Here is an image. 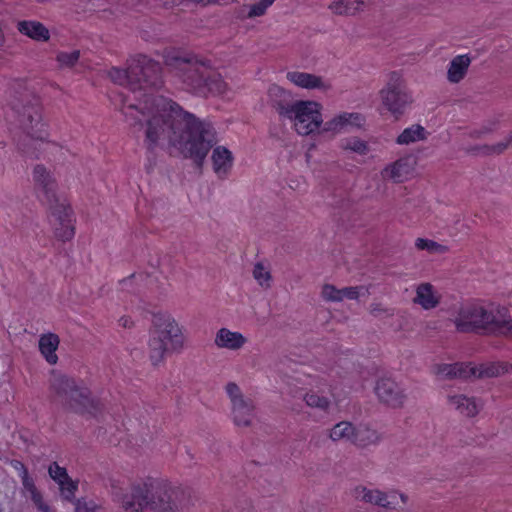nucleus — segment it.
Returning <instances> with one entry per match:
<instances>
[{
    "mask_svg": "<svg viewBox=\"0 0 512 512\" xmlns=\"http://www.w3.org/2000/svg\"><path fill=\"white\" fill-rule=\"evenodd\" d=\"M108 75L115 84L132 94L135 103L130 102V95H123L121 109L127 118L135 120L134 124L146 122L148 150L152 151L164 140L179 149L185 158L192 159L198 168L202 167L217 142L214 126L185 111L175 101L152 92L163 84L159 62L140 54L129 60L126 69L112 67Z\"/></svg>",
    "mask_w": 512,
    "mask_h": 512,
    "instance_id": "obj_1",
    "label": "nucleus"
},
{
    "mask_svg": "<svg viewBox=\"0 0 512 512\" xmlns=\"http://www.w3.org/2000/svg\"><path fill=\"white\" fill-rule=\"evenodd\" d=\"M163 59L170 71L193 94L207 97L209 94L221 95L226 91L225 81L210 67L209 61L177 48H166Z\"/></svg>",
    "mask_w": 512,
    "mask_h": 512,
    "instance_id": "obj_2",
    "label": "nucleus"
},
{
    "mask_svg": "<svg viewBox=\"0 0 512 512\" xmlns=\"http://www.w3.org/2000/svg\"><path fill=\"white\" fill-rule=\"evenodd\" d=\"M113 494L127 512H179L183 508L179 488H172L166 481L148 477L141 484H133L131 494H121L113 487Z\"/></svg>",
    "mask_w": 512,
    "mask_h": 512,
    "instance_id": "obj_3",
    "label": "nucleus"
},
{
    "mask_svg": "<svg viewBox=\"0 0 512 512\" xmlns=\"http://www.w3.org/2000/svg\"><path fill=\"white\" fill-rule=\"evenodd\" d=\"M33 181L38 199L49 209L55 237L62 242L72 240L75 236L74 212L67 198L58 195L53 174L44 165H36Z\"/></svg>",
    "mask_w": 512,
    "mask_h": 512,
    "instance_id": "obj_4",
    "label": "nucleus"
},
{
    "mask_svg": "<svg viewBox=\"0 0 512 512\" xmlns=\"http://www.w3.org/2000/svg\"><path fill=\"white\" fill-rule=\"evenodd\" d=\"M11 110L16 117L23 135L15 139L18 150L25 156L35 159H48L49 153L62 151V147L56 142L48 141V124L43 122L42 107L38 100L22 107L20 111L16 106Z\"/></svg>",
    "mask_w": 512,
    "mask_h": 512,
    "instance_id": "obj_5",
    "label": "nucleus"
},
{
    "mask_svg": "<svg viewBox=\"0 0 512 512\" xmlns=\"http://www.w3.org/2000/svg\"><path fill=\"white\" fill-rule=\"evenodd\" d=\"M453 322L460 333L512 337V318L505 306L487 309L479 303H467L459 308Z\"/></svg>",
    "mask_w": 512,
    "mask_h": 512,
    "instance_id": "obj_6",
    "label": "nucleus"
},
{
    "mask_svg": "<svg viewBox=\"0 0 512 512\" xmlns=\"http://www.w3.org/2000/svg\"><path fill=\"white\" fill-rule=\"evenodd\" d=\"M153 331L149 340L150 360L153 365L161 362L169 351H179L184 345V335L177 321L167 312L153 313Z\"/></svg>",
    "mask_w": 512,
    "mask_h": 512,
    "instance_id": "obj_7",
    "label": "nucleus"
},
{
    "mask_svg": "<svg viewBox=\"0 0 512 512\" xmlns=\"http://www.w3.org/2000/svg\"><path fill=\"white\" fill-rule=\"evenodd\" d=\"M275 109L282 119L292 122L295 131L302 136L319 132L323 123L322 106L310 100L279 101Z\"/></svg>",
    "mask_w": 512,
    "mask_h": 512,
    "instance_id": "obj_8",
    "label": "nucleus"
},
{
    "mask_svg": "<svg viewBox=\"0 0 512 512\" xmlns=\"http://www.w3.org/2000/svg\"><path fill=\"white\" fill-rule=\"evenodd\" d=\"M52 389L65 398L70 408L76 413L88 414L98 417L102 412V404L91 398L90 390L82 383L78 384L74 379L61 373H52Z\"/></svg>",
    "mask_w": 512,
    "mask_h": 512,
    "instance_id": "obj_9",
    "label": "nucleus"
},
{
    "mask_svg": "<svg viewBox=\"0 0 512 512\" xmlns=\"http://www.w3.org/2000/svg\"><path fill=\"white\" fill-rule=\"evenodd\" d=\"M383 105L396 119L403 114L404 108L412 101L398 72H392L387 86L380 91Z\"/></svg>",
    "mask_w": 512,
    "mask_h": 512,
    "instance_id": "obj_10",
    "label": "nucleus"
},
{
    "mask_svg": "<svg viewBox=\"0 0 512 512\" xmlns=\"http://www.w3.org/2000/svg\"><path fill=\"white\" fill-rule=\"evenodd\" d=\"M226 392L231 400L234 423L237 426H248L254 409L252 401L244 399L240 388L233 382L227 384Z\"/></svg>",
    "mask_w": 512,
    "mask_h": 512,
    "instance_id": "obj_11",
    "label": "nucleus"
},
{
    "mask_svg": "<svg viewBox=\"0 0 512 512\" xmlns=\"http://www.w3.org/2000/svg\"><path fill=\"white\" fill-rule=\"evenodd\" d=\"M355 498L381 507L396 509L406 504L407 497L398 492L385 494L379 490H371L365 487H357L354 491Z\"/></svg>",
    "mask_w": 512,
    "mask_h": 512,
    "instance_id": "obj_12",
    "label": "nucleus"
},
{
    "mask_svg": "<svg viewBox=\"0 0 512 512\" xmlns=\"http://www.w3.org/2000/svg\"><path fill=\"white\" fill-rule=\"evenodd\" d=\"M375 393L381 402L391 407L401 406L405 398L403 391L391 378L379 379L375 387Z\"/></svg>",
    "mask_w": 512,
    "mask_h": 512,
    "instance_id": "obj_13",
    "label": "nucleus"
},
{
    "mask_svg": "<svg viewBox=\"0 0 512 512\" xmlns=\"http://www.w3.org/2000/svg\"><path fill=\"white\" fill-rule=\"evenodd\" d=\"M211 159L215 174L221 179L226 178L234 162L232 152L224 146H216L213 149Z\"/></svg>",
    "mask_w": 512,
    "mask_h": 512,
    "instance_id": "obj_14",
    "label": "nucleus"
},
{
    "mask_svg": "<svg viewBox=\"0 0 512 512\" xmlns=\"http://www.w3.org/2000/svg\"><path fill=\"white\" fill-rule=\"evenodd\" d=\"M364 122V118L359 113H347L344 112L335 116L333 119L322 123V131L324 132H339L348 125H354L360 127Z\"/></svg>",
    "mask_w": 512,
    "mask_h": 512,
    "instance_id": "obj_15",
    "label": "nucleus"
},
{
    "mask_svg": "<svg viewBox=\"0 0 512 512\" xmlns=\"http://www.w3.org/2000/svg\"><path fill=\"white\" fill-rule=\"evenodd\" d=\"M469 364V377H497L508 371V364L504 362H487L479 365Z\"/></svg>",
    "mask_w": 512,
    "mask_h": 512,
    "instance_id": "obj_16",
    "label": "nucleus"
},
{
    "mask_svg": "<svg viewBox=\"0 0 512 512\" xmlns=\"http://www.w3.org/2000/svg\"><path fill=\"white\" fill-rule=\"evenodd\" d=\"M60 339L55 333H45L39 338L38 346L41 355L50 364L55 365L58 361L56 351L59 347Z\"/></svg>",
    "mask_w": 512,
    "mask_h": 512,
    "instance_id": "obj_17",
    "label": "nucleus"
},
{
    "mask_svg": "<svg viewBox=\"0 0 512 512\" xmlns=\"http://www.w3.org/2000/svg\"><path fill=\"white\" fill-rule=\"evenodd\" d=\"M17 29L21 34L35 41L46 42L50 38L49 30L41 22L38 21H19L17 24Z\"/></svg>",
    "mask_w": 512,
    "mask_h": 512,
    "instance_id": "obj_18",
    "label": "nucleus"
},
{
    "mask_svg": "<svg viewBox=\"0 0 512 512\" xmlns=\"http://www.w3.org/2000/svg\"><path fill=\"white\" fill-rule=\"evenodd\" d=\"M286 78L294 85L304 89H322L325 87L321 77L307 72L289 71Z\"/></svg>",
    "mask_w": 512,
    "mask_h": 512,
    "instance_id": "obj_19",
    "label": "nucleus"
},
{
    "mask_svg": "<svg viewBox=\"0 0 512 512\" xmlns=\"http://www.w3.org/2000/svg\"><path fill=\"white\" fill-rule=\"evenodd\" d=\"M412 171L409 158H401L382 171V177L391 179L394 182H403Z\"/></svg>",
    "mask_w": 512,
    "mask_h": 512,
    "instance_id": "obj_20",
    "label": "nucleus"
},
{
    "mask_svg": "<svg viewBox=\"0 0 512 512\" xmlns=\"http://www.w3.org/2000/svg\"><path fill=\"white\" fill-rule=\"evenodd\" d=\"M246 342L245 337L239 332H232L229 329L221 328L216 335L215 343L218 347L237 350Z\"/></svg>",
    "mask_w": 512,
    "mask_h": 512,
    "instance_id": "obj_21",
    "label": "nucleus"
},
{
    "mask_svg": "<svg viewBox=\"0 0 512 512\" xmlns=\"http://www.w3.org/2000/svg\"><path fill=\"white\" fill-rule=\"evenodd\" d=\"M414 302L423 309L429 310L439 304V299L434 294L433 286L430 283H423L417 287Z\"/></svg>",
    "mask_w": 512,
    "mask_h": 512,
    "instance_id": "obj_22",
    "label": "nucleus"
},
{
    "mask_svg": "<svg viewBox=\"0 0 512 512\" xmlns=\"http://www.w3.org/2000/svg\"><path fill=\"white\" fill-rule=\"evenodd\" d=\"M468 363L440 364L435 367V374L447 378H469Z\"/></svg>",
    "mask_w": 512,
    "mask_h": 512,
    "instance_id": "obj_23",
    "label": "nucleus"
},
{
    "mask_svg": "<svg viewBox=\"0 0 512 512\" xmlns=\"http://www.w3.org/2000/svg\"><path fill=\"white\" fill-rule=\"evenodd\" d=\"M449 403L462 415L473 417L478 413V406L474 398L454 395L449 396Z\"/></svg>",
    "mask_w": 512,
    "mask_h": 512,
    "instance_id": "obj_24",
    "label": "nucleus"
},
{
    "mask_svg": "<svg viewBox=\"0 0 512 512\" xmlns=\"http://www.w3.org/2000/svg\"><path fill=\"white\" fill-rule=\"evenodd\" d=\"M470 64V58L467 55H458L451 62L448 69V79L450 82L458 83L466 74Z\"/></svg>",
    "mask_w": 512,
    "mask_h": 512,
    "instance_id": "obj_25",
    "label": "nucleus"
},
{
    "mask_svg": "<svg viewBox=\"0 0 512 512\" xmlns=\"http://www.w3.org/2000/svg\"><path fill=\"white\" fill-rule=\"evenodd\" d=\"M378 440L379 434L376 430L360 425L355 428L352 443L359 447H367L371 444H375Z\"/></svg>",
    "mask_w": 512,
    "mask_h": 512,
    "instance_id": "obj_26",
    "label": "nucleus"
},
{
    "mask_svg": "<svg viewBox=\"0 0 512 512\" xmlns=\"http://www.w3.org/2000/svg\"><path fill=\"white\" fill-rule=\"evenodd\" d=\"M364 0H338L334 1L330 8L336 14H355L362 9Z\"/></svg>",
    "mask_w": 512,
    "mask_h": 512,
    "instance_id": "obj_27",
    "label": "nucleus"
},
{
    "mask_svg": "<svg viewBox=\"0 0 512 512\" xmlns=\"http://www.w3.org/2000/svg\"><path fill=\"white\" fill-rule=\"evenodd\" d=\"M355 428L350 422H340L332 428L330 438L333 441L347 440L352 443Z\"/></svg>",
    "mask_w": 512,
    "mask_h": 512,
    "instance_id": "obj_28",
    "label": "nucleus"
},
{
    "mask_svg": "<svg viewBox=\"0 0 512 512\" xmlns=\"http://www.w3.org/2000/svg\"><path fill=\"white\" fill-rule=\"evenodd\" d=\"M424 138V128L420 125L412 126L403 130L397 137L398 144H409Z\"/></svg>",
    "mask_w": 512,
    "mask_h": 512,
    "instance_id": "obj_29",
    "label": "nucleus"
},
{
    "mask_svg": "<svg viewBox=\"0 0 512 512\" xmlns=\"http://www.w3.org/2000/svg\"><path fill=\"white\" fill-rule=\"evenodd\" d=\"M148 279H150V275H148V274L134 273L131 276H129L128 278L120 281L119 285H120L122 291H127L129 293L130 292L136 293V292H139V289L136 290L134 288V284H138V282L145 281V285H147Z\"/></svg>",
    "mask_w": 512,
    "mask_h": 512,
    "instance_id": "obj_30",
    "label": "nucleus"
},
{
    "mask_svg": "<svg viewBox=\"0 0 512 512\" xmlns=\"http://www.w3.org/2000/svg\"><path fill=\"white\" fill-rule=\"evenodd\" d=\"M58 486L63 499L72 501L75 498V493L78 489V482L73 481L71 477H68V480L63 481V484Z\"/></svg>",
    "mask_w": 512,
    "mask_h": 512,
    "instance_id": "obj_31",
    "label": "nucleus"
},
{
    "mask_svg": "<svg viewBox=\"0 0 512 512\" xmlns=\"http://www.w3.org/2000/svg\"><path fill=\"white\" fill-rule=\"evenodd\" d=\"M304 400L308 406L320 408L322 410H326L329 406V400L327 397L320 396L314 392L306 393Z\"/></svg>",
    "mask_w": 512,
    "mask_h": 512,
    "instance_id": "obj_32",
    "label": "nucleus"
},
{
    "mask_svg": "<svg viewBox=\"0 0 512 512\" xmlns=\"http://www.w3.org/2000/svg\"><path fill=\"white\" fill-rule=\"evenodd\" d=\"M342 147L346 150H351L361 155L366 154L368 151L367 143L356 137L346 139L342 143Z\"/></svg>",
    "mask_w": 512,
    "mask_h": 512,
    "instance_id": "obj_33",
    "label": "nucleus"
},
{
    "mask_svg": "<svg viewBox=\"0 0 512 512\" xmlns=\"http://www.w3.org/2000/svg\"><path fill=\"white\" fill-rule=\"evenodd\" d=\"M48 473L58 485H62L63 481L68 480V477H70L66 468L59 466L57 462L49 465Z\"/></svg>",
    "mask_w": 512,
    "mask_h": 512,
    "instance_id": "obj_34",
    "label": "nucleus"
},
{
    "mask_svg": "<svg viewBox=\"0 0 512 512\" xmlns=\"http://www.w3.org/2000/svg\"><path fill=\"white\" fill-rule=\"evenodd\" d=\"M79 50H73L71 52H60L57 55V61L62 67H73L79 60Z\"/></svg>",
    "mask_w": 512,
    "mask_h": 512,
    "instance_id": "obj_35",
    "label": "nucleus"
},
{
    "mask_svg": "<svg viewBox=\"0 0 512 512\" xmlns=\"http://www.w3.org/2000/svg\"><path fill=\"white\" fill-rule=\"evenodd\" d=\"M253 276L262 287H269L271 275L261 263L254 266Z\"/></svg>",
    "mask_w": 512,
    "mask_h": 512,
    "instance_id": "obj_36",
    "label": "nucleus"
},
{
    "mask_svg": "<svg viewBox=\"0 0 512 512\" xmlns=\"http://www.w3.org/2000/svg\"><path fill=\"white\" fill-rule=\"evenodd\" d=\"M415 246L419 250H427L429 252H442L443 246L433 240L417 238Z\"/></svg>",
    "mask_w": 512,
    "mask_h": 512,
    "instance_id": "obj_37",
    "label": "nucleus"
},
{
    "mask_svg": "<svg viewBox=\"0 0 512 512\" xmlns=\"http://www.w3.org/2000/svg\"><path fill=\"white\" fill-rule=\"evenodd\" d=\"M322 296L328 301H341V289L333 285L326 284L322 288Z\"/></svg>",
    "mask_w": 512,
    "mask_h": 512,
    "instance_id": "obj_38",
    "label": "nucleus"
},
{
    "mask_svg": "<svg viewBox=\"0 0 512 512\" xmlns=\"http://www.w3.org/2000/svg\"><path fill=\"white\" fill-rule=\"evenodd\" d=\"M76 512H100L102 508L92 500H78L75 507Z\"/></svg>",
    "mask_w": 512,
    "mask_h": 512,
    "instance_id": "obj_39",
    "label": "nucleus"
},
{
    "mask_svg": "<svg viewBox=\"0 0 512 512\" xmlns=\"http://www.w3.org/2000/svg\"><path fill=\"white\" fill-rule=\"evenodd\" d=\"M30 498H31L32 502L34 503V505L40 511H42V512H55L54 509H52L49 505H47L43 501L42 494L40 493V491L38 489L30 494Z\"/></svg>",
    "mask_w": 512,
    "mask_h": 512,
    "instance_id": "obj_40",
    "label": "nucleus"
},
{
    "mask_svg": "<svg viewBox=\"0 0 512 512\" xmlns=\"http://www.w3.org/2000/svg\"><path fill=\"white\" fill-rule=\"evenodd\" d=\"M21 481L24 489L31 494L37 487L35 486L34 480L29 476L27 468H23V475H21Z\"/></svg>",
    "mask_w": 512,
    "mask_h": 512,
    "instance_id": "obj_41",
    "label": "nucleus"
},
{
    "mask_svg": "<svg viewBox=\"0 0 512 512\" xmlns=\"http://www.w3.org/2000/svg\"><path fill=\"white\" fill-rule=\"evenodd\" d=\"M266 10V6L259 1L258 3H255L250 7L248 11V16L250 18L262 16L265 14Z\"/></svg>",
    "mask_w": 512,
    "mask_h": 512,
    "instance_id": "obj_42",
    "label": "nucleus"
},
{
    "mask_svg": "<svg viewBox=\"0 0 512 512\" xmlns=\"http://www.w3.org/2000/svg\"><path fill=\"white\" fill-rule=\"evenodd\" d=\"M359 297L358 287H346L341 289V300L344 298L355 300Z\"/></svg>",
    "mask_w": 512,
    "mask_h": 512,
    "instance_id": "obj_43",
    "label": "nucleus"
},
{
    "mask_svg": "<svg viewBox=\"0 0 512 512\" xmlns=\"http://www.w3.org/2000/svg\"><path fill=\"white\" fill-rule=\"evenodd\" d=\"M12 466L19 472V476L23 475V468H26L25 465L18 460H14L12 462Z\"/></svg>",
    "mask_w": 512,
    "mask_h": 512,
    "instance_id": "obj_44",
    "label": "nucleus"
},
{
    "mask_svg": "<svg viewBox=\"0 0 512 512\" xmlns=\"http://www.w3.org/2000/svg\"><path fill=\"white\" fill-rule=\"evenodd\" d=\"M508 146V142L506 143H499L495 146L492 147V151L494 153H501L502 151H504Z\"/></svg>",
    "mask_w": 512,
    "mask_h": 512,
    "instance_id": "obj_45",
    "label": "nucleus"
},
{
    "mask_svg": "<svg viewBox=\"0 0 512 512\" xmlns=\"http://www.w3.org/2000/svg\"><path fill=\"white\" fill-rule=\"evenodd\" d=\"M119 322H120V325L123 326L124 328L130 327L132 325V321H131L130 317H128V316L121 317Z\"/></svg>",
    "mask_w": 512,
    "mask_h": 512,
    "instance_id": "obj_46",
    "label": "nucleus"
},
{
    "mask_svg": "<svg viewBox=\"0 0 512 512\" xmlns=\"http://www.w3.org/2000/svg\"><path fill=\"white\" fill-rule=\"evenodd\" d=\"M275 0H260L261 3H263L266 8H268L269 6H271L273 4Z\"/></svg>",
    "mask_w": 512,
    "mask_h": 512,
    "instance_id": "obj_47",
    "label": "nucleus"
},
{
    "mask_svg": "<svg viewBox=\"0 0 512 512\" xmlns=\"http://www.w3.org/2000/svg\"><path fill=\"white\" fill-rule=\"evenodd\" d=\"M193 1L198 4L206 5L210 2H212L213 0H193Z\"/></svg>",
    "mask_w": 512,
    "mask_h": 512,
    "instance_id": "obj_48",
    "label": "nucleus"
}]
</instances>
